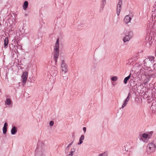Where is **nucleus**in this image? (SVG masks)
<instances>
[{
	"instance_id": "obj_1",
	"label": "nucleus",
	"mask_w": 156,
	"mask_h": 156,
	"mask_svg": "<svg viewBox=\"0 0 156 156\" xmlns=\"http://www.w3.org/2000/svg\"><path fill=\"white\" fill-rule=\"evenodd\" d=\"M153 134L152 131L145 132L139 136L140 141L144 143H147L149 140L151 138Z\"/></svg>"
},
{
	"instance_id": "obj_2",
	"label": "nucleus",
	"mask_w": 156,
	"mask_h": 156,
	"mask_svg": "<svg viewBox=\"0 0 156 156\" xmlns=\"http://www.w3.org/2000/svg\"><path fill=\"white\" fill-rule=\"evenodd\" d=\"M156 150V144L154 143H149L146 148V152L148 154H151L154 152Z\"/></svg>"
},
{
	"instance_id": "obj_3",
	"label": "nucleus",
	"mask_w": 156,
	"mask_h": 156,
	"mask_svg": "<svg viewBox=\"0 0 156 156\" xmlns=\"http://www.w3.org/2000/svg\"><path fill=\"white\" fill-rule=\"evenodd\" d=\"M59 41L57 39L54 48V57L55 62H56L59 56Z\"/></svg>"
},
{
	"instance_id": "obj_4",
	"label": "nucleus",
	"mask_w": 156,
	"mask_h": 156,
	"mask_svg": "<svg viewBox=\"0 0 156 156\" xmlns=\"http://www.w3.org/2000/svg\"><path fill=\"white\" fill-rule=\"evenodd\" d=\"M133 37V33L131 31H130L123 38V41L125 43L129 41Z\"/></svg>"
},
{
	"instance_id": "obj_5",
	"label": "nucleus",
	"mask_w": 156,
	"mask_h": 156,
	"mask_svg": "<svg viewBox=\"0 0 156 156\" xmlns=\"http://www.w3.org/2000/svg\"><path fill=\"white\" fill-rule=\"evenodd\" d=\"M28 77V73L27 71L23 72L21 76V81L23 84H25L26 82Z\"/></svg>"
},
{
	"instance_id": "obj_6",
	"label": "nucleus",
	"mask_w": 156,
	"mask_h": 156,
	"mask_svg": "<svg viewBox=\"0 0 156 156\" xmlns=\"http://www.w3.org/2000/svg\"><path fill=\"white\" fill-rule=\"evenodd\" d=\"M61 69L62 73L65 74L68 71L67 65L65 63L62 62V63Z\"/></svg>"
},
{
	"instance_id": "obj_7",
	"label": "nucleus",
	"mask_w": 156,
	"mask_h": 156,
	"mask_svg": "<svg viewBox=\"0 0 156 156\" xmlns=\"http://www.w3.org/2000/svg\"><path fill=\"white\" fill-rule=\"evenodd\" d=\"M122 4V1L119 0L117 7L116 13L118 16H119L120 14Z\"/></svg>"
},
{
	"instance_id": "obj_8",
	"label": "nucleus",
	"mask_w": 156,
	"mask_h": 156,
	"mask_svg": "<svg viewBox=\"0 0 156 156\" xmlns=\"http://www.w3.org/2000/svg\"><path fill=\"white\" fill-rule=\"evenodd\" d=\"M130 146L127 144L124 146L123 147L122 150L124 154H127L129 153L130 150Z\"/></svg>"
},
{
	"instance_id": "obj_9",
	"label": "nucleus",
	"mask_w": 156,
	"mask_h": 156,
	"mask_svg": "<svg viewBox=\"0 0 156 156\" xmlns=\"http://www.w3.org/2000/svg\"><path fill=\"white\" fill-rule=\"evenodd\" d=\"M132 19L130 16L127 15L126 16L124 19V22L126 24H127L130 22Z\"/></svg>"
},
{
	"instance_id": "obj_10",
	"label": "nucleus",
	"mask_w": 156,
	"mask_h": 156,
	"mask_svg": "<svg viewBox=\"0 0 156 156\" xmlns=\"http://www.w3.org/2000/svg\"><path fill=\"white\" fill-rule=\"evenodd\" d=\"M5 104L6 105L10 106L12 105V101L11 99L9 97H7L5 101Z\"/></svg>"
},
{
	"instance_id": "obj_11",
	"label": "nucleus",
	"mask_w": 156,
	"mask_h": 156,
	"mask_svg": "<svg viewBox=\"0 0 156 156\" xmlns=\"http://www.w3.org/2000/svg\"><path fill=\"white\" fill-rule=\"evenodd\" d=\"M129 100V96H128L123 102L121 106V108H123L127 105Z\"/></svg>"
},
{
	"instance_id": "obj_12",
	"label": "nucleus",
	"mask_w": 156,
	"mask_h": 156,
	"mask_svg": "<svg viewBox=\"0 0 156 156\" xmlns=\"http://www.w3.org/2000/svg\"><path fill=\"white\" fill-rule=\"evenodd\" d=\"M76 151V149L74 147L71 148V149L67 156H72Z\"/></svg>"
},
{
	"instance_id": "obj_13",
	"label": "nucleus",
	"mask_w": 156,
	"mask_h": 156,
	"mask_svg": "<svg viewBox=\"0 0 156 156\" xmlns=\"http://www.w3.org/2000/svg\"><path fill=\"white\" fill-rule=\"evenodd\" d=\"M17 127L16 126H13L12 127L11 130V133L12 135H14L17 132Z\"/></svg>"
},
{
	"instance_id": "obj_14",
	"label": "nucleus",
	"mask_w": 156,
	"mask_h": 156,
	"mask_svg": "<svg viewBox=\"0 0 156 156\" xmlns=\"http://www.w3.org/2000/svg\"><path fill=\"white\" fill-rule=\"evenodd\" d=\"M84 138L85 136L84 135H81L79 138V141L78 143H77V145H80L82 144L83 142V141L84 139Z\"/></svg>"
},
{
	"instance_id": "obj_15",
	"label": "nucleus",
	"mask_w": 156,
	"mask_h": 156,
	"mask_svg": "<svg viewBox=\"0 0 156 156\" xmlns=\"http://www.w3.org/2000/svg\"><path fill=\"white\" fill-rule=\"evenodd\" d=\"M8 126V123L6 122H5L4 123V126L3 128V133L4 134H5L6 133Z\"/></svg>"
},
{
	"instance_id": "obj_16",
	"label": "nucleus",
	"mask_w": 156,
	"mask_h": 156,
	"mask_svg": "<svg viewBox=\"0 0 156 156\" xmlns=\"http://www.w3.org/2000/svg\"><path fill=\"white\" fill-rule=\"evenodd\" d=\"M28 2L27 1H25L24 2V3L23 5V8L24 10H26L28 7Z\"/></svg>"
},
{
	"instance_id": "obj_17",
	"label": "nucleus",
	"mask_w": 156,
	"mask_h": 156,
	"mask_svg": "<svg viewBox=\"0 0 156 156\" xmlns=\"http://www.w3.org/2000/svg\"><path fill=\"white\" fill-rule=\"evenodd\" d=\"M108 153L107 151H105L99 154L98 156H108Z\"/></svg>"
},
{
	"instance_id": "obj_18",
	"label": "nucleus",
	"mask_w": 156,
	"mask_h": 156,
	"mask_svg": "<svg viewBox=\"0 0 156 156\" xmlns=\"http://www.w3.org/2000/svg\"><path fill=\"white\" fill-rule=\"evenodd\" d=\"M4 46L5 48H6L7 47V45L8 44V37H6L5 38L4 40Z\"/></svg>"
},
{
	"instance_id": "obj_19",
	"label": "nucleus",
	"mask_w": 156,
	"mask_h": 156,
	"mask_svg": "<svg viewBox=\"0 0 156 156\" xmlns=\"http://www.w3.org/2000/svg\"><path fill=\"white\" fill-rule=\"evenodd\" d=\"M118 80V77L116 76H114L111 77V80L112 81H116Z\"/></svg>"
},
{
	"instance_id": "obj_20",
	"label": "nucleus",
	"mask_w": 156,
	"mask_h": 156,
	"mask_svg": "<svg viewBox=\"0 0 156 156\" xmlns=\"http://www.w3.org/2000/svg\"><path fill=\"white\" fill-rule=\"evenodd\" d=\"M130 77V74L129 76H127V77H126L125 78L124 81L123 82L125 84H126L127 83V81L129 79Z\"/></svg>"
},
{
	"instance_id": "obj_21",
	"label": "nucleus",
	"mask_w": 156,
	"mask_h": 156,
	"mask_svg": "<svg viewBox=\"0 0 156 156\" xmlns=\"http://www.w3.org/2000/svg\"><path fill=\"white\" fill-rule=\"evenodd\" d=\"M152 108L153 110L154 111H156V102L153 103Z\"/></svg>"
},
{
	"instance_id": "obj_22",
	"label": "nucleus",
	"mask_w": 156,
	"mask_h": 156,
	"mask_svg": "<svg viewBox=\"0 0 156 156\" xmlns=\"http://www.w3.org/2000/svg\"><path fill=\"white\" fill-rule=\"evenodd\" d=\"M72 143L69 144L66 148V151H68L70 146L72 145Z\"/></svg>"
},
{
	"instance_id": "obj_23",
	"label": "nucleus",
	"mask_w": 156,
	"mask_h": 156,
	"mask_svg": "<svg viewBox=\"0 0 156 156\" xmlns=\"http://www.w3.org/2000/svg\"><path fill=\"white\" fill-rule=\"evenodd\" d=\"M54 124V122L53 121H51L49 122V125L50 126H52Z\"/></svg>"
},
{
	"instance_id": "obj_24",
	"label": "nucleus",
	"mask_w": 156,
	"mask_h": 156,
	"mask_svg": "<svg viewBox=\"0 0 156 156\" xmlns=\"http://www.w3.org/2000/svg\"><path fill=\"white\" fill-rule=\"evenodd\" d=\"M83 132L84 133H85L86 132V128L85 127H83Z\"/></svg>"
},
{
	"instance_id": "obj_25",
	"label": "nucleus",
	"mask_w": 156,
	"mask_h": 156,
	"mask_svg": "<svg viewBox=\"0 0 156 156\" xmlns=\"http://www.w3.org/2000/svg\"><path fill=\"white\" fill-rule=\"evenodd\" d=\"M153 7L155 9H156V1L154 2Z\"/></svg>"
},
{
	"instance_id": "obj_26",
	"label": "nucleus",
	"mask_w": 156,
	"mask_h": 156,
	"mask_svg": "<svg viewBox=\"0 0 156 156\" xmlns=\"http://www.w3.org/2000/svg\"><path fill=\"white\" fill-rule=\"evenodd\" d=\"M154 59V58L153 57H151L150 58V59H151V62H152V60H153Z\"/></svg>"
},
{
	"instance_id": "obj_27",
	"label": "nucleus",
	"mask_w": 156,
	"mask_h": 156,
	"mask_svg": "<svg viewBox=\"0 0 156 156\" xmlns=\"http://www.w3.org/2000/svg\"><path fill=\"white\" fill-rule=\"evenodd\" d=\"M102 2L103 3H106V0H102Z\"/></svg>"
},
{
	"instance_id": "obj_28",
	"label": "nucleus",
	"mask_w": 156,
	"mask_h": 156,
	"mask_svg": "<svg viewBox=\"0 0 156 156\" xmlns=\"http://www.w3.org/2000/svg\"><path fill=\"white\" fill-rule=\"evenodd\" d=\"M111 84L113 86H114L115 84H114V83L113 82V81H112L111 82Z\"/></svg>"
},
{
	"instance_id": "obj_29",
	"label": "nucleus",
	"mask_w": 156,
	"mask_h": 156,
	"mask_svg": "<svg viewBox=\"0 0 156 156\" xmlns=\"http://www.w3.org/2000/svg\"><path fill=\"white\" fill-rule=\"evenodd\" d=\"M154 68H156V63L154 64Z\"/></svg>"
}]
</instances>
